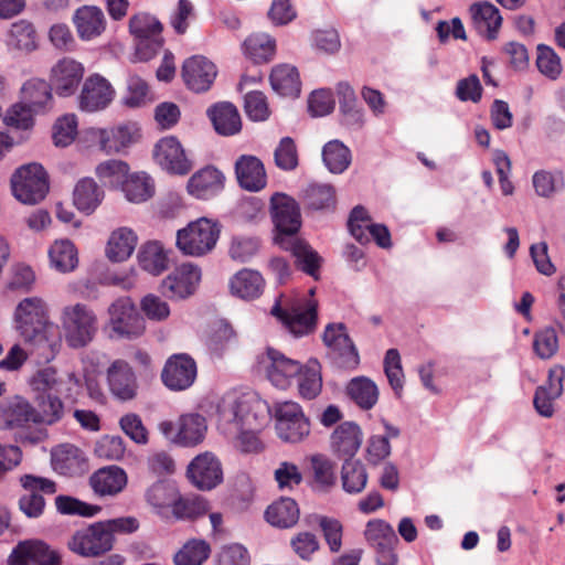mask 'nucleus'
<instances>
[{"mask_svg": "<svg viewBox=\"0 0 565 565\" xmlns=\"http://www.w3.org/2000/svg\"><path fill=\"white\" fill-rule=\"evenodd\" d=\"M85 67L79 61L64 56L53 64L49 72V83L58 97L75 95L84 81Z\"/></svg>", "mask_w": 565, "mask_h": 565, "instance_id": "2eb2a0df", "label": "nucleus"}, {"mask_svg": "<svg viewBox=\"0 0 565 565\" xmlns=\"http://www.w3.org/2000/svg\"><path fill=\"white\" fill-rule=\"evenodd\" d=\"M152 157L157 164L171 174L185 175L193 168V162L174 136L159 139L153 147Z\"/></svg>", "mask_w": 565, "mask_h": 565, "instance_id": "dca6fc26", "label": "nucleus"}, {"mask_svg": "<svg viewBox=\"0 0 565 565\" xmlns=\"http://www.w3.org/2000/svg\"><path fill=\"white\" fill-rule=\"evenodd\" d=\"M107 379L110 391L118 398L126 401L136 395V376L127 362L116 360L108 369Z\"/></svg>", "mask_w": 565, "mask_h": 565, "instance_id": "c9c22d12", "label": "nucleus"}, {"mask_svg": "<svg viewBox=\"0 0 565 565\" xmlns=\"http://www.w3.org/2000/svg\"><path fill=\"white\" fill-rule=\"evenodd\" d=\"M162 24L151 15H143V62L153 58L163 50Z\"/></svg>", "mask_w": 565, "mask_h": 565, "instance_id": "4d7b16f0", "label": "nucleus"}, {"mask_svg": "<svg viewBox=\"0 0 565 565\" xmlns=\"http://www.w3.org/2000/svg\"><path fill=\"white\" fill-rule=\"evenodd\" d=\"M220 234V223L202 216L177 231L175 246L185 256L202 257L215 248Z\"/></svg>", "mask_w": 565, "mask_h": 565, "instance_id": "20e7f679", "label": "nucleus"}, {"mask_svg": "<svg viewBox=\"0 0 565 565\" xmlns=\"http://www.w3.org/2000/svg\"><path fill=\"white\" fill-rule=\"evenodd\" d=\"M367 545L376 553L379 565H395L397 555L395 546L398 542L393 526L382 519L370 520L364 530Z\"/></svg>", "mask_w": 565, "mask_h": 565, "instance_id": "4468645a", "label": "nucleus"}, {"mask_svg": "<svg viewBox=\"0 0 565 565\" xmlns=\"http://www.w3.org/2000/svg\"><path fill=\"white\" fill-rule=\"evenodd\" d=\"M565 369L554 365L548 372L546 384L539 386L534 396V407L543 417H551L554 413L553 401L558 398L563 392V380Z\"/></svg>", "mask_w": 565, "mask_h": 565, "instance_id": "bb28decb", "label": "nucleus"}, {"mask_svg": "<svg viewBox=\"0 0 565 565\" xmlns=\"http://www.w3.org/2000/svg\"><path fill=\"white\" fill-rule=\"evenodd\" d=\"M532 185L537 196L552 199L565 189V174L562 169H540L532 175Z\"/></svg>", "mask_w": 565, "mask_h": 565, "instance_id": "37998d69", "label": "nucleus"}, {"mask_svg": "<svg viewBox=\"0 0 565 565\" xmlns=\"http://www.w3.org/2000/svg\"><path fill=\"white\" fill-rule=\"evenodd\" d=\"M158 430L163 438L178 447L192 448L202 444L207 433V420L199 413H185L175 422L162 420Z\"/></svg>", "mask_w": 565, "mask_h": 565, "instance_id": "423d86ee", "label": "nucleus"}, {"mask_svg": "<svg viewBox=\"0 0 565 565\" xmlns=\"http://www.w3.org/2000/svg\"><path fill=\"white\" fill-rule=\"evenodd\" d=\"M322 160L331 173L341 174L351 164V150L338 139L330 140L322 148Z\"/></svg>", "mask_w": 565, "mask_h": 565, "instance_id": "3c124183", "label": "nucleus"}, {"mask_svg": "<svg viewBox=\"0 0 565 565\" xmlns=\"http://www.w3.org/2000/svg\"><path fill=\"white\" fill-rule=\"evenodd\" d=\"M260 366L273 386L286 391L292 386L301 363L279 350L267 348L260 358Z\"/></svg>", "mask_w": 565, "mask_h": 565, "instance_id": "ddd939ff", "label": "nucleus"}, {"mask_svg": "<svg viewBox=\"0 0 565 565\" xmlns=\"http://www.w3.org/2000/svg\"><path fill=\"white\" fill-rule=\"evenodd\" d=\"M472 23L477 32L487 40H494L502 24L499 9L490 2H477L470 7Z\"/></svg>", "mask_w": 565, "mask_h": 565, "instance_id": "72a5a7b5", "label": "nucleus"}, {"mask_svg": "<svg viewBox=\"0 0 565 565\" xmlns=\"http://www.w3.org/2000/svg\"><path fill=\"white\" fill-rule=\"evenodd\" d=\"M95 173L105 184L119 186L129 175V166L125 161L110 159L100 162L96 167Z\"/></svg>", "mask_w": 565, "mask_h": 565, "instance_id": "052dcab7", "label": "nucleus"}, {"mask_svg": "<svg viewBox=\"0 0 565 565\" xmlns=\"http://www.w3.org/2000/svg\"><path fill=\"white\" fill-rule=\"evenodd\" d=\"M271 315L278 318L291 334L302 337L315 328L317 302L306 297L281 295L275 301Z\"/></svg>", "mask_w": 565, "mask_h": 565, "instance_id": "39448f33", "label": "nucleus"}, {"mask_svg": "<svg viewBox=\"0 0 565 565\" xmlns=\"http://www.w3.org/2000/svg\"><path fill=\"white\" fill-rule=\"evenodd\" d=\"M202 278V270L192 263L177 266L159 284L160 294L171 300H184L195 294Z\"/></svg>", "mask_w": 565, "mask_h": 565, "instance_id": "f8f14e48", "label": "nucleus"}, {"mask_svg": "<svg viewBox=\"0 0 565 565\" xmlns=\"http://www.w3.org/2000/svg\"><path fill=\"white\" fill-rule=\"evenodd\" d=\"M271 88L281 96L296 97L300 93V78L297 68L290 64L276 65L270 73Z\"/></svg>", "mask_w": 565, "mask_h": 565, "instance_id": "a18cd8bd", "label": "nucleus"}, {"mask_svg": "<svg viewBox=\"0 0 565 565\" xmlns=\"http://www.w3.org/2000/svg\"><path fill=\"white\" fill-rule=\"evenodd\" d=\"M53 88L43 78L28 79L21 87V103L36 113L45 111L53 104Z\"/></svg>", "mask_w": 565, "mask_h": 565, "instance_id": "4c0bfd02", "label": "nucleus"}, {"mask_svg": "<svg viewBox=\"0 0 565 565\" xmlns=\"http://www.w3.org/2000/svg\"><path fill=\"white\" fill-rule=\"evenodd\" d=\"M558 335L554 328L545 327L535 332L533 338L534 353L542 360L553 358L558 351Z\"/></svg>", "mask_w": 565, "mask_h": 565, "instance_id": "680f3d73", "label": "nucleus"}, {"mask_svg": "<svg viewBox=\"0 0 565 565\" xmlns=\"http://www.w3.org/2000/svg\"><path fill=\"white\" fill-rule=\"evenodd\" d=\"M369 475L360 460H345L341 468L342 488L347 493H361L367 483Z\"/></svg>", "mask_w": 565, "mask_h": 565, "instance_id": "864d4df0", "label": "nucleus"}, {"mask_svg": "<svg viewBox=\"0 0 565 565\" xmlns=\"http://www.w3.org/2000/svg\"><path fill=\"white\" fill-rule=\"evenodd\" d=\"M113 330L127 338L138 335L140 330V317L130 298H120L109 308Z\"/></svg>", "mask_w": 565, "mask_h": 565, "instance_id": "c85d7f7f", "label": "nucleus"}, {"mask_svg": "<svg viewBox=\"0 0 565 565\" xmlns=\"http://www.w3.org/2000/svg\"><path fill=\"white\" fill-rule=\"evenodd\" d=\"M51 463L54 471L66 477H79L89 469L85 452L72 444L54 447L51 451Z\"/></svg>", "mask_w": 565, "mask_h": 565, "instance_id": "b1692460", "label": "nucleus"}, {"mask_svg": "<svg viewBox=\"0 0 565 565\" xmlns=\"http://www.w3.org/2000/svg\"><path fill=\"white\" fill-rule=\"evenodd\" d=\"M298 393L302 398L313 399L322 388L321 366L317 360H310L301 364V370L296 375Z\"/></svg>", "mask_w": 565, "mask_h": 565, "instance_id": "49530a36", "label": "nucleus"}, {"mask_svg": "<svg viewBox=\"0 0 565 565\" xmlns=\"http://www.w3.org/2000/svg\"><path fill=\"white\" fill-rule=\"evenodd\" d=\"M55 507L61 514L86 518L94 516L102 511L99 505L88 504L70 495H57L55 498Z\"/></svg>", "mask_w": 565, "mask_h": 565, "instance_id": "e2e57ef3", "label": "nucleus"}, {"mask_svg": "<svg viewBox=\"0 0 565 565\" xmlns=\"http://www.w3.org/2000/svg\"><path fill=\"white\" fill-rule=\"evenodd\" d=\"M61 321L66 342L74 349L88 344L97 331V318L84 303L66 306L62 311Z\"/></svg>", "mask_w": 565, "mask_h": 565, "instance_id": "6e6552de", "label": "nucleus"}, {"mask_svg": "<svg viewBox=\"0 0 565 565\" xmlns=\"http://www.w3.org/2000/svg\"><path fill=\"white\" fill-rule=\"evenodd\" d=\"M175 482L170 479H160L151 484L145 494L151 511L163 520H169V511L178 494Z\"/></svg>", "mask_w": 565, "mask_h": 565, "instance_id": "473e14b6", "label": "nucleus"}, {"mask_svg": "<svg viewBox=\"0 0 565 565\" xmlns=\"http://www.w3.org/2000/svg\"><path fill=\"white\" fill-rule=\"evenodd\" d=\"M349 396L362 408L371 409L379 399L376 384L365 376H358L348 384Z\"/></svg>", "mask_w": 565, "mask_h": 565, "instance_id": "5fc2aeb1", "label": "nucleus"}, {"mask_svg": "<svg viewBox=\"0 0 565 565\" xmlns=\"http://www.w3.org/2000/svg\"><path fill=\"white\" fill-rule=\"evenodd\" d=\"M35 407L24 397L14 395L0 402V429L12 430L35 424Z\"/></svg>", "mask_w": 565, "mask_h": 565, "instance_id": "4be33fe9", "label": "nucleus"}, {"mask_svg": "<svg viewBox=\"0 0 565 565\" xmlns=\"http://www.w3.org/2000/svg\"><path fill=\"white\" fill-rule=\"evenodd\" d=\"M77 35L83 41L100 36L106 30V18L103 10L96 6L77 8L72 18Z\"/></svg>", "mask_w": 565, "mask_h": 565, "instance_id": "cd10ccee", "label": "nucleus"}, {"mask_svg": "<svg viewBox=\"0 0 565 565\" xmlns=\"http://www.w3.org/2000/svg\"><path fill=\"white\" fill-rule=\"evenodd\" d=\"M35 424L52 425L58 422L64 414V405L57 393L36 395Z\"/></svg>", "mask_w": 565, "mask_h": 565, "instance_id": "6e6d98bb", "label": "nucleus"}, {"mask_svg": "<svg viewBox=\"0 0 565 565\" xmlns=\"http://www.w3.org/2000/svg\"><path fill=\"white\" fill-rule=\"evenodd\" d=\"M126 447L119 436L105 435L95 445V455L105 460H120L125 455Z\"/></svg>", "mask_w": 565, "mask_h": 565, "instance_id": "338daca9", "label": "nucleus"}, {"mask_svg": "<svg viewBox=\"0 0 565 565\" xmlns=\"http://www.w3.org/2000/svg\"><path fill=\"white\" fill-rule=\"evenodd\" d=\"M348 226L351 235L361 244H366L373 239L382 248L392 246L388 228L383 224L373 223L367 211L362 206L352 210Z\"/></svg>", "mask_w": 565, "mask_h": 565, "instance_id": "aec40b11", "label": "nucleus"}, {"mask_svg": "<svg viewBox=\"0 0 565 565\" xmlns=\"http://www.w3.org/2000/svg\"><path fill=\"white\" fill-rule=\"evenodd\" d=\"M209 510V502L204 498L200 495L183 497L178 491L169 511V520L192 522L205 515Z\"/></svg>", "mask_w": 565, "mask_h": 565, "instance_id": "58836bf2", "label": "nucleus"}, {"mask_svg": "<svg viewBox=\"0 0 565 565\" xmlns=\"http://www.w3.org/2000/svg\"><path fill=\"white\" fill-rule=\"evenodd\" d=\"M265 516L267 522L274 526L291 527L299 519V508L295 500L281 498L267 508Z\"/></svg>", "mask_w": 565, "mask_h": 565, "instance_id": "09e8293b", "label": "nucleus"}, {"mask_svg": "<svg viewBox=\"0 0 565 565\" xmlns=\"http://www.w3.org/2000/svg\"><path fill=\"white\" fill-rule=\"evenodd\" d=\"M266 409L267 404L253 392L226 394L217 406V428L238 451L259 452L264 445L257 433Z\"/></svg>", "mask_w": 565, "mask_h": 565, "instance_id": "f257e3e1", "label": "nucleus"}, {"mask_svg": "<svg viewBox=\"0 0 565 565\" xmlns=\"http://www.w3.org/2000/svg\"><path fill=\"white\" fill-rule=\"evenodd\" d=\"M17 330L23 341L39 351L43 360L54 358L57 341L51 339L50 332L53 324L49 321L46 303L39 297H30L21 300L14 311Z\"/></svg>", "mask_w": 565, "mask_h": 565, "instance_id": "7ed1b4c3", "label": "nucleus"}, {"mask_svg": "<svg viewBox=\"0 0 565 565\" xmlns=\"http://www.w3.org/2000/svg\"><path fill=\"white\" fill-rule=\"evenodd\" d=\"M20 483L28 491L19 499L20 510L28 518H40L45 508L43 494H54L57 490L56 483L51 479L33 475H23Z\"/></svg>", "mask_w": 565, "mask_h": 565, "instance_id": "f3484780", "label": "nucleus"}, {"mask_svg": "<svg viewBox=\"0 0 565 565\" xmlns=\"http://www.w3.org/2000/svg\"><path fill=\"white\" fill-rule=\"evenodd\" d=\"M224 183L223 172L215 167L206 166L190 177L186 192L198 200H209L224 189Z\"/></svg>", "mask_w": 565, "mask_h": 565, "instance_id": "a878e982", "label": "nucleus"}, {"mask_svg": "<svg viewBox=\"0 0 565 565\" xmlns=\"http://www.w3.org/2000/svg\"><path fill=\"white\" fill-rule=\"evenodd\" d=\"M51 266L60 273H71L78 265L75 245L68 239L55 241L49 249Z\"/></svg>", "mask_w": 565, "mask_h": 565, "instance_id": "8fccbe9b", "label": "nucleus"}, {"mask_svg": "<svg viewBox=\"0 0 565 565\" xmlns=\"http://www.w3.org/2000/svg\"><path fill=\"white\" fill-rule=\"evenodd\" d=\"M136 125L124 124L109 129H100L98 134L99 147L107 153H116L134 142Z\"/></svg>", "mask_w": 565, "mask_h": 565, "instance_id": "a19ab883", "label": "nucleus"}, {"mask_svg": "<svg viewBox=\"0 0 565 565\" xmlns=\"http://www.w3.org/2000/svg\"><path fill=\"white\" fill-rule=\"evenodd\" d=\"M243 51L255 63L268 62L275 55L276 41L266 33H255L244 41Z\"/></svg>", "mask_w": 565, "mask_h": 565, "instance_id": "603ef678", "label": "nucleus"}, {"mask_svg": "<svg viewBox=\"0 0 565 565\" xmlns=\"http://www.w3.org/2000/svg\"><path fill=\"white\" fill-rule=\"evenodd\" d=\"M126 471L115 465L102 467L89 478V486L99 497H115L127 486Z\"/></svg>", "mask_w": 565, "mask_h": 565, "instance_id": "c756f323", "label": "nucleus"}, {"mask_svg": "<svg viewBox=\"0 0 565 565\" xmlns=\"http://www.w3.org/2000/svg\"><path fill=\"white\" fill-rule=\"evenodd\" d=\"M68 548L76 555L97 558L106 555L115 546V539L106 531L102 521L76 530L67 542Z\"/></svg>", "mask_w": 565, "mask_h": 565, "instance_id": "9d476101", "label": "nucleus"}, {"mask_svg": "<svg viewBox=\"0 0 565 565\" xmlns=\"http://www.w3.org/2000/svg\"><path fill=\"white\" fill-rule=\"evenodd\" d=\"M305 203L313 210H329L335 205V189L331 184L316 183L305 191Z\"/></svg>", "mask_w": 565, "mask_h": 565, "instance_id": "13d9d810", "label": "nucleus"}, {"mask_svg": "<svg viewBox=\"0 0 565 565\" xmlns=\"http://www.w3.org/2000/svg\"><path fill=\"white\" fill-rule=\"evenodd\" d=\"M228 287L233 296L243 300H254L263 294L265 279L259 271L244 268L231 277Z\"/></svg>", "mask_w": 565, "mask_h": 565, "instance_id": "f704fd0d", "label": "nucleus"}, {"mask_svg": "<svg viewBox=\"0 0 565 565\" xmlns=\"http://www.w3.org/2000/svg\"><path fill=\"white\" fill-rule=\"evenodd\" d=\"M363 434L352 422L340 424L331 435V449L341 459L352 460L361 447Z\"/></svg>", "mask_w": 565, "mask_h": 565, "instance_id": "7c9ffc66", "label": "nucleus"}, {"mask_svg": "<svg viewBox=\"0 0 565 565\" xmlns=\"http://www.w3.org/2000/svg\"><path fill=\"white\" fill-rule=\"evenodd\" d=\"M198 374L195 361L185 353L170 356L162 370V382L171 391H185L193 385Z\"/></svg>", "mask_w": 565, "mask_h": 565, "instance_id": "412c9836", "label": "nucleus"}, {"mask_svg": "<svg viewBox=\"0 0 565 565\" xmlns=\"http://www.w3.org/2000/svg\"><path fill=\"white\" fill-rule=\"evenodd\" d=\"M12 565H60V555L43 541L20 542L10 555Z\"/></svg>", "mask_w": 565, "mask_h": 565, "instance_id": "393cba45", "label": "nucleus"}, {"mask_svg": "<svg viewBox=\"0 0 565 565\" xmlns=\"http://www.w3.org/2000/svg\"><path fill=\"white\" fill-rule=\"evenodd\" d=\"M181 75L189 89L203 93L209 90L214 83L217 68L205 56L194 55L183 62Z\"/></svg>", "mask_w": 565, "mask_h": 565, "instance_id": "5701e85b", "label": "nucleus"}, {"mask_svg": "<svg viewBox=\"0 0 565 565\" xmlns=\"http://www.w3.org/2000/svg\"><path fill=\"white\" fill-rule=\"evenodd\" d=\"M236 343V333L233 328L224 322H217L207 340V347L211 353L222 356L228 349Z\"/></svg>", "mask_w": 565, "mask_h": 565, "instance_id": "bf43d9fd", "label": "nucleus"}, {"mask_svg": "<svg viewBox=\"0 0 565 565\" xmlns=\"http://www.w3.org/2000/svg\"><path fill=\"white\" fill-rule=\"evenodd\" d=\"M12 193L24 204H36L49 192V177L44 168L39 163H28L11 177Z\"/></svg>", "mask_w": 565, "mask_h": 565, "instance_id": "1a4fd4ad", "label": "nucleus"}, {"mask_svg": "<svg viewBox=\"0 0 565 565\" xmlns=\"http://www.w3.org/2000/svg\"><path fill=\"white\" fill-rule=\"evenodd\" d=\"M104 190L92 178L81 179L73 191L74 205L85 214L93 213L103 202Z\"/></svg>", "mask_w": 565, "mask_h": 565, "instance_id": "ea45409f", "label": "nucleus"}, {"mask_svg": "<svg viewBox=\"0 0 565 565\" xmlns=\"http://www.w3.org/2000/svg\"><path fill=\"white\" fill-rule=\"evenodd\" d=\"M536 66L541 74L555 81L562 74V63L555 51L547 45L537 46Z\"/></svg>", "mask_w": 565, "mask_h": 565, "instance_id": "0e129e2a", "label": "nucleus"}, {"mask_svg": "<svg viewBox=\"0 0 565 565\" xmlns=\"http://www.w3.org/2000/svg\"><path fill=\"white\" fill-rule=\"evenodd\" d=\"M270 211L276 228L275 243L281 248L290 250L301 269L317 278L320 265L319 255L305 242L296 237L301 225L297 202L284 193H276L270 200Z\"/></svg>", "mask_w": 565, "mask_h": 565, "instance_id": "f03ea898", "label": "nucleus"}, {"mask_svg": "<svg viewBox=\"0 0 565 565\" xmlns=\"http://www.w3.org/2000/svg\"><path fill=\"white\" fill-rule=\"evenodd\" d=\"M34 114L38 113L26 105L19 103L8 110L4 122L8 127L17 130H30L34 125Z\"/></svg>", "mask_w": 565, "mask_h": 565, "instance_id": "774afa93", "label": "nucleus"}, {"mask_svg": "<svg viewBox=\"0 0 565 565\" xmlns=\"http://www.w3.org/2000/svg\"><path fill=\"white\" fill-rule=\"evenodd\" d=\"M211 544L201 537L188 539L173 554L174 565H203L211 556Z\"/></svg>", "mask_w": 565, "mask_h": 565, "instance_id": "79ce46f5", "label": "nucleus"}, {"mask_svg": "<svg viewBox=\"0 0 565 565\" xmlns=\"http://www.w3.org/2000/svg\"><path fill=\"white\" fill-rule=\"evenodd\" d=\"M116 95L110 82L98 73L88 75L82 84L78 95V107L86 113L106 109Z\"/></svg>", "mask_w": 565, "mask_h": 565, "instance_id": "a211bd4d", "label": "nucleus"}, {"mask_svg": "<svg viewBox=\"0 0 565 565\" xmlns=\"http://www.w3.org/2000/svg\"><path fill=\"white\" fill-rule=\"evenodd\" d=\"M235 174L238 184L247 191L257 192L266 186L267 177L264 164L255 156H241L235 162Z\"/></svg>", "mask_w": 565, "mask_h": 565, "instance_id": "2f4dec72", "label": "nucleus"}, {"mask_svg": "<svg viewBox=\"0 0 565 565\" xmlns=\"http://www.w3.org/2000/svg\"><path fill=\"white\" fill-rule=\"evenodd\" d=\"M171 249L160 241H149L143 244V271L152 276H160L170 267Z\"/></svg>", "mask_w": 565, "mask_h": 565, "instance_id": "de8ad7c7", "label": "nucleus"}, {"mask_svg": "<svg viewBox=\"0 0 565 565\" xmlns=\"http://www.w3.org/2000/svg\"><path fill=\"white\" fill-rule=\"evenodd\" d=\"M206 114L218 135L233 136L242 129L239 113L237 108L228 102H221L211 106Z\"/></svg>", "mask_w": 565, "mask_h": 565, "instance_id": "e433bc0d", "label": "nucleus"}, {"mask_svg": "<svg viewBox=\"0 0 565 565\" xmlns=\"http://www.w3.org/2000/svg\"><path fill=\"white\" fill-rule=\"evenodd\" d=\"M186 477L196 489L212 490L223 481L222 463L213 452L199 454L188 465Z\"/></svg>", "mask_w": 565, "mask_h": 565, "instance_id": "6ab92c4d", "label": "nucleus"}, {"mask_svg": "<svg viewBox=\"0 0 565 565\" xmlns=\"http://www.w3.org/2000/svg\"><path fill=\"white\" fill-rule=\"evenodd\" d=\"M322 339L338 367L348 371L358 369L360 354L343 323H329Z\"/></svg>", "mask_w": 565, "mask_h": 565, "instance_id": "9b49d317", "label": "nucleus"}, {"mask_svg": "<svg viewBox=\"0 0 565 565\" xmlns=\"http://www.w3.org/2000/svg\"><path fill=\"white\" fill-rule=\"evenodd\" d=\"M273 414L277 436L285 443L298 444L310 434V423L301 406L294 401L277 402L266 412Z\"/></svg>", "mask_w": 565, "mask_h": 565, "instance_id": "0eeeda50", "label": "nucleus"}, {"mask_svg": "<svg viewBox=\"0 0 565 565\" xmlns=\"http://www.w3.org/2000/svg\"><path fill=\"white\" fill-rule=\"evenodd\" d=\"M137 241V235L127 227L114 231L105 249L107 258L114 263L126 260L135 250Z\"/></svg>", "mask_w": 565, "mask_h": 565, "instance_id": "c03bdc74", "label": "nucleus"}, {"mask_svg": "<svg viewBox=\"0 0 565 565\" xmlns=\"http://www.w3.org/2000/svg\"><path fill=\"white\" fill-rule=\"evenodd\" d=\"M148 473L160 479H169L175 472V462L167 451H157L149 455L147 460Z\"/></svg>", "mask_w": 565, "mask_h": 565, "instance_id": "69168bd1", "label": "nucleus"}]
</instances>
